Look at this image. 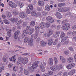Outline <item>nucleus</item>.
I'll use <instances>...</instances> for the list:
<instances>
[{
    "label": "nucleus",
    "instance_id": "nucleus-1",
    "mask_svg": "<svg viewBox=\"0 0 76 76\" xmlns=\"http://www.w3.org/2000/svg\"><path fill=\"white\" fill-rule=\"evenodd\" d=\"M67 22H68V20H65L62 21V23L63 24L62 27V28L63 30H68L70 27V24L67 23Z\"/></svg>",
    "mask_w": 76,
    "mask_h": 76
},
{
    "label": "nucleus",
    "instance_id": "nucleus-2",
    "mask_svg": "<svg viewBox=\"0 0 76 76\" xmlns=\"http://www.w3.org/2000/svg\"><path fill=\"white\" fill-rule=\"evenodd\" d=\"M38 61H36L33 64L32 67L28 68V70L31 73L34 72L35 69H36V68L38 67Z\"/></svg>",
    "mask_w": 76,
    "mask_h": 76
},
{
    "label": "nucleus",
    "instance_id": "nucleus-3",
    "mask_svg": "<svg viewBox=\"0 0 76 76\" xmlns=\"http://www.w3.org/2000/svg\"><path fill=\"white\" fill-rule=\"evenodd\" d=\"M62 69V65H59V66L55 65L53 66L50 67V69L53 71H56V70H59Z\"/></svg>",
    "mask_w": 76,
    "mask_h": 76
},
{
    "label": "nucleus",
    "instance_id": "nucleus-4",
    "mask_svg": "<svg viewBox=\"0 0 76 76\" xmlns=\"http://www.w3.org/2000/svg\"><path fill=\"white\" fill-rule=\"evenodd\" d=\"M65 33L62 32L61 33L60 37L61 39V42H63L65 40H66L68 38L67 36H65Z\"/></svg>",
    "mask_w": 76,
    "mask_h": 76
},
{
    "label": "nucleus",
    "instance_id": "nucleus-5",
    "mask_svg": "<svg viewBox=\"0 0 76 76\" xmlns=\"http://www.w3.org/2000/svg\"><path fill=\"white\" fill-rule=\"evenodd\" d=\"M70 10L69 8L64 7L59 8L58 9V11L59 12H66L68 11H69Z\"/></svg>",
    "mask_w": 76,
    "mask_h": 76
},
{
    "label": "nucleus",
    "instance_id": "nucleus-6",
    "mask_svg": "<svg viewBox=\"0 0 76 76\" xmlns=\"http://www.w3.org/2000/svg\"><path fill=\"white\" fill-rule=\"evenodd\" d=\"M47 20L51 23H53L54 22V19L52 18V17L50 16H48L46 18Z\"/></svg>",
    "mask_w": 76,
    "mask_h": 76
},
{
    "label": "nucleus",
    "instance_id": "nucleus-7",
    "mask_svg": "<svg viewBox=\"0 0 76 76\" xmlns=\"http://www.w3.org/2000/svg\"><path fill=\"white\" fill-rule=\"evenodd\" d=\"M28 31H27L25 30H23L22 32V38H25V37L28 35Z\"/></svg>",
    "mask_w": 76,
    "mask_h": 76
},
{
    "label": "nucleus",
    "instance_id": "nucleus-8",
    "mask_svg": "<svg viewBox=\"0 0 76 76\" xmlns=\"http://www.w3.org/2000/svg\"><path fill=\"white\" fill-rule=\"evenodd\" d=\"M20 33V31L18 30L14 34V38L15 39H17L18 38V35L19 34V33Z\"/></svg>",
    "mask_w": 76,
    "mask_h": 76
},
{
    "label": "nucleus",
    "instance_id": "nucleus-9",
    "mask_svg": "<svg viewBox=\"0 0 76 76\" xmlns=\"http://www.w3.org/2000/svg\"><path fill=\"white\" fill-rule=\"evenodd\" d=\"M75 66V64L73 63H72L70 64L67 65L66 66V67L67 69H72V67H73Z\"/></svg>",
    "mask_w": 76,
    "mask_h": 76
},
{
    "label": "nucleus",
    "instance_id": "nucleus-10",
    "mask_svg": "<svg viewBox=\"0 0 76 76\" xmlns=\"http://www.w3.org/2000/svg\"><path fill=\"white\" fill-rule=\"evenodd\" d=\"M17 4H18V6H19V7H20V8H22L23 7V6H24V4L23 3L20 1H16Z\"/></svg>",
    "mask_w": 76,
    "mask_h": 76
},
{
    "label": "nucleus",
    "instance_id": "nucleus-11",
    "mask_svg": "<svg viewBox=\"0 0 76 76\" xmlns=\"http://www.w3.org/2000/svg\"><path fill=\"white\" fill-rule=\"evenodd\" d=\"M39 67H40L41 71L42 72H44L45 70V68L43 64L42 63L40 64Z\"/></svg>",
    "mask_w": 76,
    "mask_h": 76
},
{
    "label": "nucleus",
    "instance_id": "nucleus-12",
    "mask_svg": "<svg viewBox=\"0 0 76 76\" xmlns=\"http://www.w3.org/2000/svg\"><path fill=\"white\" fill-rule=\"evenodd\" d=\"M60 35V31H58L54 33L53 34V36L55 38H58Z\"/></svg>",
    "mask_w": 76,
    "mask_h": 76
},
{
    "label": "nucleus",
    "instance_id": "nucleus-13",
    "mask_svg": "<svg viewBox=\"0 0 76 76\" xmlns=\"http://www.w3.org/2000/svg\"><path fill=\"white\" fill-rule=\"evenodd\" d=\"M45 26H46V24L44 22H41L40 23V26L41 29L45 28Z\"/></svg>",
    "mask_w": 76,
    "mask_h": 76
},
{
    "label": "nucleus",
    "instance_id": "nucleus-14",
    "mask_svg": "<svg viewBox=\"0 0 76 76\" xmlns=\"http://www.w3.org/2000/svg\"><path fill=\"white\" fill-rule=\"evenodd\" d=\"M53 39L50 38L48 39V44L49 45H51L53 44Z\"/></svg>",
    "mask_w": 76,
    "mask_h": 76
},
{
    "label": "nucleus",
    "instance_id": "nucleus-15",
    "mask_svg": "<svg viewBox=\"0 0 76 76\" xmlns=\"http://www.w3.org/2000/svg\"><path fill=\"white\" fill-rule=\"evenodd\" d=\"M75 72H76V70L72 69L68 73V75L69 76H72L75 73Z\"/></svg>",
    "mask_w": 76,
    "mask_h": 76
},
{
    "label": "nucleus",
    "instance_id": "nucleus-16",
    "mask_svg": "<svg viewBox=\"0 0 76 76\" xmlns=\"http://www.w3.org/2000/svg\"><path fill=\"white\" fill-rule=\"evenodd\" d=\"M40 44L42 47H45L47 45V42H46L43 41V40L40 42Z\"/></svg>",
    "mask_w": 76,
    "mask_h": 76
},
{
    "label": "nucleus",
    "instance_id": "nucleus-17",
    "mask_svg": "<svg viewBox=\"0 0 76 76\" xmlns=\"http://www.w3.org/2000/svg\"><path fill=\"white\" fill-rule=\"evenodd\" d=\"M54 63L53 62V59L50 58L49 59V64L50 66L53 65Z\"/></svg>",
    "mask_w": 76,
    "mask_h": 76
},
{
    "label": "nucleus",
    "instance_id": "nucleus-18",
    "mask_svg": "<svg viewBox=\"0 0 76 76\" xmlns=\"http://www.w3.org/2000/svg\"><path fill=\"white\" fill-rule=\"evenodd\" d=\"M55 15L57 18L58 19H61L62 18L61 14L59 12H56Z\"/></svg>",
    "mask_w": 76,
    "mask_h": 76
},
{
    "label": "nucleus",
    "instance_id": "nucleus-19",
    "mask_svg": "<svg viewBox=\"0 0 76 76\" xmlns=\"http://www.w3.org/2000/svg\"><path fill=\"white\" fill-rule=\"evenodd\" d=\"M38 4H39L40 6H42L44 4V2L42 1H38Z\"/></svg>",
    "mask_w": 76,
    "mask_h": 76
},
{
    "label": "nucleus",
    "instance_id": "nucleus-20",
    "mask_svg": "<svg viewBox=\"0 0 76 76\" xmlns=\"http://www.w3.org/2000/svg\"><path fill=\"white\" fill-rule=\"evenodd\" d=\"M27 63H28V59H27V58H23V64H26Z\"/></svg>",
    "mask_w": 76,
    "mask_h": 76
},
{
    "label": "nucleus",
    "instance_id": "nucleus-21",
    "mask_svg": "<svg viewBox=\"0 0 76 76\" xmlns=\"http://www.w3.org/2000/svg\"><path fill=\"white\" fill-rule=\"evenodd\" d=\"M28 44L29 45H30V46H32L33 44H34L33 41L32 40H29L28 42Z\"/></svg>",
    "mask_w": 76,
    "mask_h": 76
},
{
    "label": "nucleus",
    "instance_id": "nucleus-22",
    "mask_svg": "<svg viewBox=\"0 0 76 76\" xmlns=\"http://www.w3.org/2000/svg\"><path fill=\"white\" fill-rule=\"evenodd\" d=\"M20 16L21 18H25L26 16V14L24 12H22L20 14Z\"/></svg>",
    "mask_w": 76,
    "mask_h": 76
},
{
    "label": "nucleus",
    "instance_id": "nucleus-23",
    "mask_svg": "<svg viewBox=\"0 0 76 76\" xmlns=\"http://www.w3.org/2000/svg\"><path fill=\"white\" fill-rule=\"evenodd\" d=\"M60 60L62 62V63H64L65 62H66V59H65L64 58H63V56H61L60 57Z\"/></svg>",
    "mask_w": 76,
    "mask_h": 76
},
{
    "label": "nucleus",
    "instance_id": "nucleus-24",
    "mask_svg": "<svg viewBox=\"0 0 76 76\" xmlns=\"http://www.w3.org/2000/svg\"><path fill=\"white\" fill-rule=\"evenodd\" d=\"M4 23L6 24L7 25H8V24H9L10 23V22L9 21L7 20L6 19H4L3 20Z\"/></svg>",
    "mask_w": 76,
    "mask_h": 76
},
{
    "label": "nucleus",
    "instance_id": "nucleus-25",
    "mask_svg": "<svg viewBox=\"0 0 76 76\" xmlns=\"http://www.w3.org/2000/svg\"><path fill=\"white\" fill-rule=\"evenodd\" d=\"M28 7H29V9L30 10L32 11L33 10H34V7L33 6V5H32L31 4H29L28 5Z\"/></svg>",
    "mask_w": 76,
    "mask_h": 76
},
{
    "label": "nucleus",
    "instance_id": "nucleus-26",
    "mask_svg": "<svg viewBox=\"0 0 76 76\" xmlns=\"http://www.w3.org/2000/svg\"><path fill=\"white\" fill-rule=\"evenodd\" d=\"M45 10H47V11H50V6L48 5H46L45 7Z\"/></svg>",
    "mask_w": 76,
    "mask_h": 76
},
{
    "label": "nucleus",
    "instance_id": "nucleus-27",
    "mask_svg": "<svg viewBox=\"0 0 76 76\" xmlns=\"http://www.w3.org/2000/svg\"><path fill=\"white\" fill-rule=\"evenodd\" d=\"M18 10H14L13 12H12V13L14 16H16L18 15Z\"/></svg>",
    "mask_w": 76,
    "mask_h": 76
},
{
    "label": "nucleus",
    "instance_id": "nucleus-28",
    "mask_svg": "<svg viewBox=\"0 0 76 76\" xmlns=\"http://www.w3.org/2000/svg\"><path fill=\"white\" fill-rule=\"evenodd\" d=\"M40 29V27L38 26H36L35 27V30L37 32H38Z\"/></svg>",
    "mask_w": 76,
    "mask_h": 76
},
{
    "label": "nucleus",
    "instance_id": "nucleus-29",
    "mask_svg": "<svg viewBox=\"0 0 76 76\" xmlns=\"http://www.w3.org/2000/svg\"><path fill=\"white\" fill-rule=\"evenodd\" d=\"M34 31V28H32L30 30V31L28 32V34L29 35H31L32 34L33 32Z\"/></svg>",
    "mask_w": 76,
    "mask_h": 76
},
{
    "label": "nucleus",
    "instance_id": "nucleus-30",
    "mask_svg": "<svg viewBox=\"0 0 76 76\" xmlns=\"http://www.w3.org/2000/svg\"><path fill=\"white\" fill-rule=\"evenodd\" d=\"M53 34V31L52 30H49V32L48 34V37H50V35H51L52 34Z\"/></svg>",
    "mask_w": 76,
    "mask_h": 76
},
{
    "label": "nucleus",
    "instance_id": "nucleus-31",
    "mask_svg": "<svg viewBox=\"0 0 76 76\" xmlns=\"http://www.w3.org/2000/svg\"><path fill=\"white\" fill-rule=\"evenodd\" d=\"M3 61L4 62H6L7 61V58L6 57V56H4L3 57Z\"/></svg>",
    "mask_w": 76,
    "mask_h": 76
},
{
    "label": "nucleus",
    "instance_id": "nucleus-32",
    "mask_svg": "<svg viewBox=\"0 0 76 76\" xmlns=\"http://www.w3.org/2000/svg\"><path fill=\"white\" fill-rule=\"evenodd\" d=\"M12 32V30L10 29L8 31V32L7 33V34L8 35V36L9 37H10L11 36V32Z\"/></svg>",
    "mask_w": 76,
    "mask_h": 76
},
{
    "label": "nucleus",
    "instance_id": "nucleus-33",
    "mask_svg": "<svg viewBox=\"0 0 76 76\" xmlns=\"http://www.w3.org/2000/svg\"><path fill=\"white\" fill-rule=\"evenodd\" d=\"M35 21H31L30 23V25L31 26H35Z\"/></svg>",
    "mask_w": 76,
    "mask_h": 76
},
{
    "label": "nucleus",
    "instance_id": "nucleus-34",
    "mask_svg": "<svg viewBox=\"0 0 76 76\" xmlns=\"http://www.w3.org/2000/svg\"><path fill=\"white\" fill-rule=\"evenodd\" d=\"M31 26H27L26 28V31L28 32V31H29L31 29Z\"/></svg>",
    "mask_w": 76,
    "mask_h": 76
},
{
    "label": "nucleus",
    "instance_id": "nucleus-35",
    "mask_svg": "<svg viewBox=\"0 0 76 76\" xmlns=\"http://www.w3.org/2000/svg\"><path fill=\"white\" fill-rule=\"evenodd\" d=\"M24 74L26 75H29V72L28 71H27V69H25L24 70Z\"/></svg>",
    "mask_w": 76,
    "mask_h": 76
},
{
    "label": "nucleus",
    "instance_id": "nucleus-36",
    "mask_svg": "<svg viewBox=\"0 0 76 76\" xmlns=\"http://www.w3.org/2000/svg\"><path fill=\"white\" fill-rule=\"evenodd\" d=\"M28 40H29V37H26L24 39V41L25 43H26Z\"/></svg>",
    "mask_w": 76,
    "mask_h": 76
},
{
    "label": "nucleus",
    "instance_id": "nucleus-37",
    "mask_svg": "<svg viewBox=\"0 0 76 76\" xmlns=\"http://www.w3.org/2000/svg\"><path fill=\"white\" fill-rule=\"evenodd\" d=\"M26 12L27 14H29V13H30V12H31L29 9L28 8H26Z\"/></svg>",
    "mask_w": 76,
    "mask_h": 76
},
{
    "label": "nucleus",
    "instance_id": "nucleus-38",
    "mask_svg": "<svg viewBox=\"0 0 76 76\" xmlns=\"http://www.w3.org/2000/svg\"><path fill=\"white\" fill-rule=\"evenodd\" d=\"M7 17L9 18V17H11L12 16V15L11 13L9 12H7Z\"/></svg>",
    "mask_w": 76,
    "mask_h": 76
},
{
    "label": "nucleus",
    "instance_id": "nucleus-39",
    "mask_svg": "<svg viewBox=\"0 0 76 76\" xmlns=\"http://www.w3.org/2000/svg\"><path fill=\"white\" fill-rule=\"evenodd\" d=\"M15 48H22L23 49H24V48L23 47H20L19 45H15Z\"/></svg>",
    "mask_w": 76,
    "mask_h": 76
},
{
    "label": "nucleus",
    "instance_id": "nucleus-40",
    "mask_svg": "<svg viewBox=\"0 0 76 76\" xmlns=\"http://www.w3.org/2000/svg\"><path fill=\"white\" fill-rule=\"evenodd\" d=\"M28 24L27 22H24L23 23V26L24 27H25V26H26Z\"/></svg>",
    "mask_w": 76,
    "mask_h": 76
},
{
    "label": "nucleus",
    "instance_id": "nucleus-41",
    "mask_svg": "<svg viewBox=\"0 0 76 76\" xmlns=\"http://www.w3.org/2000/svg\"><path fill=\"white\" fill-rule=\"evenodd\" d=\"M68 60L69 61V63H71L73 62V58L72 57L69 58Z\"/></svg>",
    "mask_w": 76,
    "mask_h": 76
},
{
    "label": "nucleus",
    "instance_id": "nucleus-42",
    "mask_svg": "<svg viewBox=\"0 0 76 76\" xmlns=\"http://www.w3.org/2000/svg\"><path fill=\"white\" fill-rule=\"evenodd\" d=\"M72 28L74 30H76V24L73 25L72 27Z\"/></svg>",
    "mask_w": 76,
    "mask_h": 76
},
{
    "label": "nucleus",
    "instance_id": "nucleus-43",
    "mask_svg": "<svg viewBox=\"0 0 76 76\" xmlns=\"http://www.w3.org/2000/svg\"><path fill=\"white\" fill-rule=\"evenodd\" d=\"M18 18H13V22H18Z\"/></svg>",
    "mask_w": 76,
    "mask_h": 76
},
{
    "label": "nucleus",
    "instance_id": "nucleus-44",
    "mask_svg": "<svg viewBox=\"0 0 76 76\" xmlns=\"http://www.w3.org/2000/svg\"><path fill=\"white\" fill-rule=\"evenodd\" d=\"M46 26L47 28H48L50 26V23L47 22L46 24Z\"/></svg>",
    "mask_w": 76,
    "mask_h": 76
},
{
    "label": "nucleus",
    "instance_id": "nucleus-45",
    "mask_svg": "<svg viewBox=\"0 0 76 76\" xmlns=\"http://www.w3.org/2000/svg\"><path fill=\"white\" fill-rule=\"evenodd\" d=\"M36 15V12L35 11H32L31 13V15L33 16H34Z\"/></svg>",
    "mask_w": 76,
    "mask_h": 76
},
{
    "label": "nucleus",
    "instance_id": "nucleus-46",
    "mask_svg": "<svg viewBox=\"0 0 76 76\" xmlns=\"http://www.w3.org/2000/svg\"><path fill=\"white\" fill-rule=\"evenodd\" d=\"M34 38H37L38 37V34L37 33H36L34 35Z\"/></svg>",
    "mask_w": 76,
    "mask_h": 76
},
{
    "label": "nucleus",
    "instance_id": "nucleus-47",
    "mask_svg": "<svg viewBox=\"0 0 76 76\" xmlns=\"http://www.w3.org/2000/svg\"><path fill=\"white\" fill-rule=\"evenodd\" d=\"M42 13L44 16H47V15H48V13L45 11H43Z\"/></svg>",
    "mask_w": 76,
    "mask_h": 76
},
{
    "label": "nucleus",
    "instance_id": "nucleus-48",
    "mask_svg": "<svg viewBox=\"0 0 76 76\" xmlns=\"http://www.w3.org/2000/svg\"><path fill=\"white\" fill-rule=\"evenodd\" d=\"M54 61H55V64H57V62H58L57 59L56 57H54Z\"/></svg>",
    "mask_w": 76,
    "mask_h": 76
},
{
    "label": "nucleus",
    "instance_id": "nucleus-49",
    "mask_svg": "<svg viewBox=\"0 0 76 76\" xmlns=\"http://www.w3.org/2000/svg\"><path fill=\"white\" fill-rule=\"evenodd\" d=\"M15 57H16V55H14L13 56H12V60H13V61L15 62V61H16V59H15Z\"/></svg>",
    "mask_w": 76,
    "mask_h": 76
},
{
    "label": "nucleus",
    "instance_id": "nucleus-50",
    "mask_svg": "<svg viewBox=\"0 0 76 76\" xmlns=\"http://www.w3.org/2000/svg\"><path fill=\"white\" fill-rule=\"evenodd\" d=\"M9 4L10 6L12 7L13 4V3L12 1H10L9 3Z\"/></svg>",
    "mask_w": 76,
    "mask_h": 76
},
{
    "label": "nucleus",
    "instance_id": "nucleus-51",
    "mask_svg": "<svg viewBox=\"0 0 76 76\" xmlns=\"http://www.w3.org/2000/svg\"><path fill=\"white\" fill-rule=\"evenodd\" d=\"M16 4H15L14 3H13V4L12 5V8H16Z\"/></svg>",
    "mask_w": 76,
    "mask_h": 76
},
{
    "label": "nucleus",
    "instance_id": "nucleus-52",
    "mask_svg": "<svg viewBox=\"0 0 76 76\" xmlns=\"http://www.w3.org/2000/svg\"><path fill=\"white\" fill-rule=\"evenodd\" d=\"M68 43H69V42L68 41H66L63 43V45H67V44Z\"/></svg>",
    "mask_w": 76,
    "mask_h": 76
},
{
    "label": "nucleus",
    "instance_id": "nucleus-53",
    "mask_svg": "<svg viewBox=\"0 0 76 76\" xmlns=\"http://www.w3.org/2000/svg\"><path fill=\"white\" fill-rule=\"evenodd\" d=\"M23 70V68H22V67H21L20 68V71L19 72V73L21 74L22 73Z\"/></svg>",
    "mask_w": 76,
    "mask_h": 76
},
{
    "label": "nucleus",
    "instance_id": "nucleus-54",
    "mask_svg": "<svg viewBox=\"0 0 76 76\" xmlns=\"http://www.w3.org/2000/svg\"><path fill=\"white\" fill-rule=\"evenodd\" d=\"M4 69V67H0V72H2Z\"/></svg>",
    "mask_w": 76,
    "mask_h": 76
},
{
    "label": "nucleus",
    "instance_id": "nucleus-55",
    "mask_svg": "<svg viewBox=\"0 0 76 76\" xmlns=\"http://www.w3.org/2000/svg\"><path fill=\"white\" fill-rule=\"evenodd\" d=\"M41 40V39H40V38L39 37L36 40V42H39V41H40Z\"/></svg>",
    "mask_w": 76,
    "mask_h": 76
},
{
    "label": "nucleus",
    "instance_id": "nucleus-56",
    "mask_svg": "<svg viewBox=\"0 0 76 76\" xmlns=\"http://www.w3.org/2000/svg\"><path fill=\"white\" fill-rule=\"evenodd\" d=\"M36 16H41V14L39 12H37L36 13Z\"/></svg>",
    "mask_w": 76,
    "mask_h": 76
},
{
    "label": "nucleus",
    "instance_id": "nucleus-57",
    "mask_svg": "<svg viewBox=\"0 0 76 76\" xmlns=\"http://www.w3.org/2000/svg\"><path fill=\"white\" fill-rule=\"evenodd\" d=\"M37 11L39 12V11H41V8L40 7H38L37 8Z\"/></svg>",
    "mask_w": 76,
    "mask_h": 76
},
{
    "label": "nucleus",
    "instance_id": "nucleus-58",
    "mask_svg": "<svg viewBox=\"0 0 76 76\" xmlns=\"http://www.w3.org/2000/svg\"><path fill=\"white\" fill-rule=\"evenodd\" d=\"M22 21H23L21 20H19L18 23V25H19V24H21V23H22Z\"/></svg>",
    "mask_w": 76,
    "mask_h": 76
},
{
    "label": "nucleus",
    "instance_id": "nucleus-59",
    "mask_svg": "<svg viewBox=\"0 0 76 76\" xmlns=\"http://www.w3.org/2000/svg\"><path fill=\"white\" fill-rule=\"evenodd\" d=\"M63 5H64V4L63 3H59L58 4V6H59V7H61L63 6Z\"/></svg>",
    "mask_w": 76,
    "mask_h": 76
},
{
    "label": "nucleus",
    "instance_id": "nucleus-60",
    "mask_svg": "<svg viewBox=\"0 0 76 76\" xmlns=\"http://www.w3.org/2000/svg\"><path fill=\"white\" fill-rule=\"evenodd\" d=\"M57 39H56L55 40L53 43V45H55L56 44H57Z\"/></svg>",
    "mask_w": 76,
    "mask_h": 76
},
{
    "label": "nucleus",
    "instance_id": "nucleus-61",
    "mask_svg": "<svg viewBox=\"0 0 76 76\" xmlns=\"http://www.w3.org/2000/svg\"><path fill=\"white\" fill-rule=\"evenodd\" d=\"M69 50L71 51H73V48L72 47H70L69 48Z\"/></svg>",
    "mask_w": 76,
    "mask_h": 76
},
{
    "label": "nucleus",
    "instance_id": "nucleus-62",
    "mask_svg": "<svg viewBox=\"0 0 76 76\" xmlns=\"http://www.w3.org/2000/svg\"><path fill=\"white\" fill-rule=\"evenodd\" d=\"M12 66H13V64H10L8 65V67H9V68H12Z\"/></svg>",
    "mask_w": 76,
    "mask_h": 76
},
{
    "label": "nucleus",
    "instance_id": "nucleus-63",
    "mask_svg": "<svg viewBox=\"0 0 76 76\" xmlns=\"http://www.w3.org/2000/svg\"><path fill=\"white\" fill-rule=\"evenodd\" d=\"M42 76H50L49 74H44Z\"/></svg>",
    "mask_w": 76,
    "mask_h": 76
},
{
    "label": "nucleus",
    "instance_id": "nucleus-64",
    "mask_svg": "<svg viewBox=\"0 0 76 76\" xmlns=\"http://www.w3.org/2000/svg\"><path fill=\"white\" fill-rule=\"evenodd\" d=\"M63 76H67V73L64 72L63 74Z\"/></svg>",
    "mask_w": 76,
    "mask_h": 76
}]
</instances>
